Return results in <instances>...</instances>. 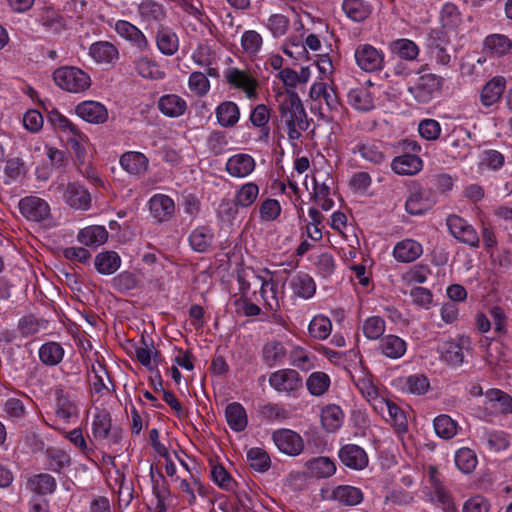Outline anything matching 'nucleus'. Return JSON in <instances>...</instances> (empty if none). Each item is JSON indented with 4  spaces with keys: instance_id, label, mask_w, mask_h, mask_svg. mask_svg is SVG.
Here are the masks:
<instances>
[{
    "instance_id": "obj_1",
    "label": "nucleus",
    "mask_w": 512,
    "mask_h": 512,
    "mask_svg": "<svg viewBox=\"0 0 512 512\" xmlns=\"http://www.w3.org/2000/svg\"><path fill=\"white\" fill-rule=\"evenodd\" d=\"M279 117L291 141L300 139L302 132L309 127L307 113L295 90L286 91V95L279 104Z\"/></svg>"
},
{
    "instance_id": "obj_2",
    "label": "nucleus",
    "mask_w": 512,
    "mask_h": 512,
    "mask_svg": "<svg viewBox=\"0 0 512 512\" xmlns=\"http://www.w3.org/2000/svg\"><path fill=\"white\" fill-rule=\"evenodd\" d=\"M55 84L70 93L86 91L91 86L90 76L82 69L74 66H63L54 70Z\"/></svg>"
},
{
    "instance_id": "obj_3",
    "label": "nucleus",
    "mask_w": 512,
    "mask_h": 512,
    "mask_svg": "<svg viewBox=\"0 0 512 512\" xmlns=\"http://www.w3.org/2000/svg\"><path fill=\"white\" fill-rule=\"evenodd\" d=\"M57 190L63 193L65 203L73 209L88 210L91 206L89 191L78 182H70L67 185L60 184Z\"/></svg>"
},
{
    "instance_id": "obj_4",
    "label": "nucleus",
    "mask_w": 512,
    "mask_h": 512,
    "mask_svg": "<svg viewBox=\"0 0 512 512\" xmlns=\"http://www.w3.org/2000/svg\"><path fill=\"white\" fill-rule=\"evenodd\" d=\"M92 434L95 439L107 440L110 444H118L121 439V430L112 427L111 415L106 410H102L94 416Z\"/></svg>"
},
{
    "instance_id": "obj_5",
    "label": "nucleus",
    "mask_w": 512,
    "mask_h": 512,
    "mask_svg": "<svg viewBox=\"0 0 512 512\" xmlns=\"http://www.w3.org/2000/svg\"><path fill=\"white\" fill-rule=\"evenodd\" d=\"M443 78L433 74L424 73V70L420 71L416 83L408 88V91L414 96L418 102L425 103L431 95L439 90L442 86Z\"/></svg>"
},
{
    "instance_id": "obj_6",
    "label": "nucleus",
    "mask_w": 512,
    "mask_h": 512,
    "mask_svg": "<svg viewBox=\"0 0 512 512\" xmlns=\"http://www.w3.org/2000/svg\"><path fill=\"white\" fill-rule=\"evenodd\" d=\"M450 233L460 242L471 247H478L479 236L476 230L465 219L458 215H450L446 220Z\"/></svg>"
},
{
    "instance_id": "obj_7",
    "label": "nucleus",
    "mask_w": 512,
    "mask_h": 512,
    "mask_svg": "<svg viewBox=\"0 0 512 512\" xmlns=\"http://www.w3.org/2000/svg\"><path fill=\"white\" fill-rule=\"evenodd\" d=\"M355 60L363 71L375 72L382 69L384 55L370 44H361L355 50Z\"/></svg>"
},
{
    "instance_id": "obj_8",
    "label": "nucleus",
    "mask_w": 512,
    "mask_h": 512,
    "mask_svg": "<svg viewBox=\"0 0 512 512\" xmlns=\"http://www.w3.org/2000/svg\"><path fill=\"white\" fill-rule=\"evenodd\" d=\"M436 203V194L430 189L419 188L413 191L405 203L408 214L419 216L430 210Z\"/></svg>"
},
{
    "instance_id": "obj_9",
    "label": "nucleus",
    "mask_w": 512,
    "mask_h": 512,
    "mask_svg": "<svg viewBox=\"0 0 512 512\" xmlns=\"http://www.w3.org/2000/svg\"><path fill=\"white\" fill-rule=\"evenodd\" d=\"M269 384L278 392L292 393L303 386L302 378L294 369H282L273 372Z\"/></svg>"
},
{
    "instance_id": "obj_10",
    "label": "nucleus",
    "mask_w": 512,
    "mask_h": 512,
    "mask_svg": "<svg viewBox=\"0 0 512 512\" xmlns=\"http://www.w3.org/2000/svg\"><path fill=\"white\" fill-rule=\"evenodd\" d=\"M272 438L277 448L289 456H297L304 449L302 437L292 430L279 429L273 433Z\"/></svg>"
},
{
    "instance_id": "obj_11",
    "label": "nucleus",
    "mask_w": 512,
    "mask_h": 512,
    "mask_svg": "<svg viewBox=\"0 0 512 512\" xmlns=\"http://www.w3.org/2000/svg\"><path fill=\"white\" fill-rule=\"evenodd\" d=\"M21 214L30 221L40 222L50 215V206L44 200L36 196H27L19 201Z\"/></svg>"
},
{
    "instance_id": "obj_12",
    "label": "nucleus",
    "mask_w": 512,
    "mask_h": 512,
    "mask_svg": "<svg viewBox=\"0 0 512 512\" xmlns=\"http://www.w3.org/2000/svg\"><path fill=\"white\" fill-rule=\"evenodd\" d=\"M114 29L120 37L129 41L141 52L148 49L149 42L146 36L132 23L125 20H118L114 25Z\"/></svg>"
},
{
    "instance_id": "obj_13",
    "label": "nucleus",
    "mask_w": 512,
    "mask_h": 512,
    "mask_svg": "<svg viewBox=\"0 0 512 512\" xmlns=\"http://www.w3.org/2000/svg\"><path fill=\"white\" fill-rule=\"evenodd\" d=\"M225 78L229 85L234 88L243 90L247 97H255L258 83L247 72L234 67L229 68L225 72Z\"/></svg>"
},
{
    "instance_id": "obj_14",
    "label": "nucleus",
    "mask_w": 512,
    "mask_h": 512,
    "mask_svg": "<svg viewBox=\"0 0 512 512\" xmlns=\"http://www.w3.org/2000/svg\"><path fill=\"white\" fill-rule=\"evenodd\" d=\"M341 462L348 468L362 470L368 465L366 452L358 445L347 444L339 451Z\"/></svg>"
},
{
    "instance_id": "obj_15",
    "label": "nucleus",
    "mask_w": 512,
    "mask_h": 512,
    "mask_svg": "<svg viewBox=\"0 0 512 512\" xmlns=\"http://www.w3.org/2000/svg\"><path fill=\"white\" fill-rule=\"evenodd\" d=\"M75 111L80 118L89 123L102 124L108 119L106 107L97 101L81 102L76 106Z\"/></svg>"
},
{
    "instance_id": "obj_16",
    "label": "nucleus",
    "mask_w": 512,
    "mask_h": 512,
    "mask_svg": "<svg viewBox=\"0 0 512 512\" xmlns=\"http://www.w3.org/2000/svg\"><path fill=\"white\" fill-rule=\"evenodd\" d=\"M255 160L252 156L239 153L231 156L226 163V171L232 177L243 178L248 176L255 169Z\"/></svg>"
},
{
    "instance_id": "obj_17",
    "label": "nucleus",
    "mask_w": 512,
    "mask_h": 512,
    "mask_svg": "<svg viewBox=\"0 0 512 512\" xmlns=\"http://www.w3.org/2000/svg\"><path fill=\"white\" fill-rule=\"evenodd\" d=\"M149 209L158 222H165L174 215L175 204L169 196L156 194L149 201Z\"/></svg>"
},
{
    "instance_id": "obj_18",
    "label": "nucleus",
    "mask_w": 512,
    "mask_h": 512,
    "mask_svg": "<svg viewBox=\"0 0 512 512\" xmlns=\"http://www.w3.org/2000/svg\"><path fill=\"white\" fill-rule=\"evenodd\" d=\"M89 55L97 63H113L119 57L117 47L108 41H98L89 48Z\"/></svg>"
},
{
    "instance_id": "obj_19",
    "label": "nucleus",
    "mask_w": 512,
    "mask_h": 512,
    "mask_svg": "<svg viewBox=\"0 0 512 512\" xmlns=\"http://www.w3.org/2000/svg\"><path fill=\"white\" fill-rule=\"evenodd\" d=\"M306 474L316 478H328L336 471L334 462L329 457H315L305 464Z\"/></svg>"
},
{
    "instance_id": "obj_20",
    "label": "nucleus",
    "mask_w": 512,
    "mask_h": 512,
    "mask_svg": "<svg viewBox=\"0 0 512 512\" xmlns=\"http://www.w3.org/2000/svg\"><path fill=\"white\" fill-rule=\"evenodd\" d=\"M392 170L399 175H414L422 168V160L413 154L395 157L391 163Z\"/></svg>"
},
{
    "instance_id": "obj_21",
    "label": "nucleus",
    "mask_w": 512,
    "mask_h": 512,
    "mask_svg": "<svg viewBox=\"0 0 512 512\" xmlns=\"http://www.w3.org/2000/svg\"><path fill=\"white\" fill-rule=\"evenodd\" d=\"M158 108L165 116L176 118L185 113L187 104L180 96L167 94L160 97Z\"/></svg>"
},
{
    "instance_id": "obj_22",
    "label": "nucleus",
    "mask_w": 512,
    "mask_h": 512,
    "mask_svg": "<svg viewBox=\"0 0 512 512\" xmlns=\"http://www.w3.org/2000/svg\"><path fill=\"white\" fill-rule=\"evenodd\" d=\"M505 84V79L501 76H496L488 81L481 90V103L489 107L498 102L505 90Z\"/></svg>"
},
{
    "instance_id": "obj_23",
    "label": "nucleus",
    "mask_w": 512,
    "mask_h": 512,
    "mask_svg": "<svg viewBox=\"0 0 512 512\" xmlns=\"http://www.w3.org/2000/svg\"><path fill=\"white\" fill-rule=\"evenodd\" d=\"M193 61L199 66L206 67L207 75L213 78L219 77L218 70L213 67L216 62V53L213 49L205 44L197 47L192 55Z\"/></svg>"
},
{
    "instance_id": "obj_24",
    "label": "nucleus",
    "mask_w": 512,
    "mask_h": 512,
    "mask_svg": "<svg viewBox=\"0 0 512 512\" xmlns=\"http://www.w3.org/2000/svg\"><path fill=\"white\" fill-rule=\"evenodd\" d=\"M421 254V244L412 239H405L397 243L393 250L395 259L403 263L412 262L419 258Z\"/></svg>"
},
{
    "instance_id": "obj_25",
    "label": "nucleus",
    "mask_w": 512,
    "mask_h": 512,
    "mask_svg": "<svg viewBox=\"0 0 512 512\" xmlns=\"http://www.w3.org/2000/svg\"><path fill=\"white\" fill-rule=\"evenodd\" d=\"M331 498L347 506H356L363 501V493L357 487L340 485L333 489Z\"/></svg>"
},
{
    "instance_id": "obj_26",
    "label": "nucleus",
    "mask_w": 512,
    "mask_h": 512,
    "mask_svg": "<svg viewBox=\"0 0 512 512\" xmlns=\"http://www.w3.org/2000/svg\"><path fill=\"white\" fill-rule=\"evenodd\" d=\"M120 164L128 173L140 175L146 172L148 159L140 152H127L121 156Z\"/></svg>"
},
{
    "instance_id": "obj_27",
    "label": "nucleus",
    "mask_w": 512,
    "mask_h": 512,
    "mask_svg": "<svg viewBox=\"0 0 512 512\" xmlns=\"http://www.w3.org/2000/svg\"><path fill=\"white\" fill-rule=\"evenodd\" d=\"M48 469L61 473L62 470L71 465V457L68 452L61 448L49 447L45 451Z\"/></svg>"
},
{
    "instance_id": "obj_28",
    "label": "nucleus",
    "mask_w": 512,
    "mask_h": 512,
    "mask_svg": "<svg viewBox=\"0 0 512 512\" xmlns=\"http://www.w3.org/2000/svg\"><path fill=\"white\" fill-rule=\"evenodd\" d=\"M225 416L229 427L236 431H243L248 423L247 415L244 407L237 402L227 405L225 409Z\"/></svg>"
},
{
    "instance_id": "obj_29",
    "label": "nucleus",
    "mask_w": 512,
    "mask_h": 512,
    "mask_svg": "<svg viewBox=\"0 0 512 512\" xmlns=\"http://www.w3.org/2000/svg\"><path fill=\"white\" fill-rule=\"evenodd\" d=\"M156 44L161 53L174 55L179 48L177 35L169 28L161 27L156 34Z\"/></svg>"
},
{
    "instance_id": "obj_30",
    "label": "nucleus",
    "mask_w": 512,
    "mask_h": 512,
    "mask_svg": "<svg viewBox=\"0 0 512 512\" xmlns=\"http://www.w3.org/2000/svg\"><path fill=\"white\" fill-rule=\"evenodd\" d=\"M216 117L222 127H233L239 121L240 111L236 103L224 101L216 108Z\"/></svg>"
},
{
    "instance_id": "obj_31",
    "label": "nucleus",
    "mask_w": 512,
    "mask_h": 512,
    "mask_svg": "<svg viewBox=\"0 0 512 512\" xmlns=\"http://www.w3.org/2000/svg\"><path fill=\"white\" fill-rule=\"evenodd\" d=\"M95 268L103 275L115 273L121 264V259L115 251H105L95 257Z\"/></svg>"
},
{
    "instance_id": "obj_32",
    "label": "nucleus",
    "mask_w": 512,
    "mask_h": 512,
    "mask_svg": "<svg viewBox=\"0 0 512 512\" xmlns=\"http://www.w3.org/2000/svg\"><path fill=\"white\" fill-rule=\"evenodd\" d=\"M290 286L295 295L309 299L316 291V285L311 276L305 273L295 275L290 282Z\"/></svg>"
},
{
    "instance_id": "obj_33",
    "label": "nucleus",
    "mask_w": 512,
    "mask_h": 512,
    "mask_svg": "<svg viewBox=\"0 0 512 512\" xmlns=\"http://www.w3.org/2000/svg\"><path fill=\"white\" fill-rule=\"evenodd\" d=\"M379 347L381 352L391 359H398L406 351V343L396 335H387L381 339Z\"/></svg>"
},
{
    "instance_id": "obj_34",
    "label": "nucleus",
    "mask_w": 512,
    "mask_h": 512,
    "mask_svg": "<svg viewBox=\"0 0 512 512\" xmlns=\"http://www.w3.org/2000/svg\"><path fill=\"white\" fill-rule=\"evenodd\" d=\"M28 488L38 495L52 494L56 489V480L48 473H41L29 478Z\"/></svg>"
},
{
    "instance_id": "obj_35",
    "label": "nucleus",
    "mask_w": 512,
    "mask_h": 512,
    "mask_svg": "<svg viewBox=\"0 0 512 512\" xmlns=\"http://www.w3.org/2000/svg\"><path fill=\"white\" fill-rule=\"evenodd\" d=\"M286 356V349L280 341L267 342L262 349V358L267 366L273 367L281 363Z\"/></svg>"
},
{
    "instance_id": "obj_36",
    "label": "nucleus",
    "mask_w": 512,
    "mask_h": 512,
    "mask_svg": "<svg viewBox=\"0 0 512 512\" xmlns=\"http://www.w3.org/2000/svg\"><path fill=\"white\" fill-rule=\"evenodd\" d=\"M77 238L85 246L100 245L106 242L108 232L103 226H90L82 229Z\"/></svg>"
},
{
    "instance_id": "obj_37",
    "label": "nucleus",
    "mask_w": 512,
    "mask_h": 512,
    "mask_svg": "<svg viewBox=\"0 0 512 512\" xmlns=\"http://www.w3.org/2000/svg\"><path fill=\"white\" fill-rule=\"evenodd\" d=\"M64 356L63 347L57 342L44 343L39 349V358L42 363L48 366L59 364Z\"/></svg>"
},
{
    "instance_id": "obj_38",
    "label": "nucleus",
    "mask_w": 512,
    "mask_h": 512,
    "mask_svg": "<svg viewBox=\"0 0 512 512\" xmlns=\"http://www.w3.org/2000/svg\"><path fill=\"white\" fill-rule=\"evenodd\" d=\"M259 195V187L253 182L243 184L236 192L234 205L236 207H250Z\"/></svg>"
},
{
    "instance_id": "obj_39",
    "label": "nucleus",
    "mask_w": 512,
    "mask_h": 512,
    "mask_svg": "<svg viewBox=\"0 0 512 512\" xmlns=\"http://www.w3.org/2000/svg\"><path fill=\"white\" fill-rule=\"evenodd\" d=\"M381 148L382 147L380 143H359L354 148V153L358 152L366 161L374 164H381L383 161H385V154Z\"/></svg>"
},
{
    "instance_id": "obj_40",
    "label": "nucleus",
    "mask_w": 512,
    "mask_h": 512,
    "mask_svg": "<svg viewBox=\"0 0 512 512\" xmlns=\"http://www.w3.org/2000/svg\"><path fill=\"white\" fill-rule=\"evenodd\" d=\"M343 412L339 406L329 405L321 412V422L328 432H335L341 425Z\"/></svg>"
},
{
    "instance_id": "obj_41",
    "label": "nucleus",
    "mask_w": 512,
    "mask_h": 512,
    "mask_svg": "<svg viewBox=\"0 0 512 512\" xmlns=\"http://www.w3.org/2000/svg\"><path fill=\"white\" fill-rule=\"evenodd\" d=\"M485 397L488 402L491 403L492 407L498 405L497 408L501 413H512V397L508 393L497 388H492L485 392Z\"/></svg>"
},
{
    "instance_id": "obj_42",
    "label": "nucleus",
    "mask_w": 512,
    "mask_h": 512,
    "mask_svg": "<svg viewBox=\"0 0 512 512\" xmlns=\"http://www.w3.org/2000/svg\"><path fill=\"white\" fill-rule=\"evenodd\" d=\"M213 233L206 227L196 228L189 237L191 247L198 252H206L211 246Z\"/></svg>"
},
{
    "instance_id": "obj_43",
    "label": "nucleus",
    "mask_w": 512,
    "mask_h": 512,
    "mask_svg": "<svg viewBox=\"0 0 512 512\" xmlns=\"http://www.w3.org/2000/svg\"><path fill=\"white\" fill-rule=\"evenodd\" d=\"M441 358L451 366H460L464 361L462 347L453 341L445 342L441 349Z\"/></svg>"
},
{
    "instance_id": "obj_44",
    "label": "nucleus",
    "mask_w": 512,
    "mask_h": 512,
    "mask_svg": "<svg viewBox=\"0 0 512 512\" xmlns=\"http://www.w3.org/2000/svg\"><path fill=\"white\" fill-rule=\"evenodd\" d=\"M331 330L330 319L323 315L315 316L308 327L310 336L318 340L326 339L331 334Z\"/></svg>"
},
{
    "instance_id": "obj_45",
    "label": "nucleus",
    "mask_w": 512,
    "mask_h": 512,
    "mask_svg": "<svg viewBox=\"0 0 512 512\" xmlns=\"http://www.w3.org/2000/svg\"><path fill=\"white\" fill-rule=\"evenodd\" d=\"M306 386L310 394L321 396L329 389L330 378L324 372H314L308 377Z\"/></svg>"
},
{
    "instance_id": "obj_46",
    "label": "nucleus",
    "mask_w": 512,
    "mask_h": 512,
    "mask_svg": "<svg viewBox=\"0 0 512 512\" xmlns=\"http://www.w3.org/2000/svg\"><path fill=\"white\" fill-rule=\"evenodd\" d=\"M455 464L460 471L469 474L476 468V454L469 448H461L455 454Z\"/></svg>"
},
{
    "instance_id": "obj_47",
    "label": "nucleus",
    "mask_w": 512,
    "mask_h": 512,
    "mask_svg": "<svg viewBox=\"0 0 512 512\" xmlns=\"http://www.w3.org/2000/svg\"><path fill=\"white\" fill-rule=\"evenodd\" d=\"M342 8L353 21H363L369 16V9L362 0H344Z\"/></svg>"
},
{
    "instance_id": "obj_48",
    "label": "nucleus",
    "mask_w": 512,
    "mask_h": 512,
    "mask_svg": "<svg viewBox=\"0 0 512 512\" xmlns=\"http://www.w3.org/2000/svg\"><path fill=\"white\" fill-rule=\"evenodd\" d=\"M349 104L360 111H369L373 108V102L365 89H351L348 93Z\"/></svg>"
},
{
    "instance_id": "obj_49",
    "label": "nucleus",
    "mask_w": 512,
    "mask_h": 512,
    "mask_svg": "<svg viewBox=\"0 0 512 512\" xmlns=\"http://www.w3.org/2000/svg\"><path fill=\"white\" fill-rule=\"evenodd\" d=\"M381 404H383L387 410L389 416V419L387 420L390 421L398 431H406L407 419L403 410L394 402L389 400H381Z\"/></svg>"
},
{
    "instance_id": "obj_50",
    "label": "nucleus",
    "mask_w": 512,
    "mask_h": 512,
    "mask_svg": "<svg viewBox=\"0 0 512 512\" xmlns=\"http://www.w3.org/2000/svg\"><path fill=\"white\" fill-rule=\"evenodd\" d=\"M247 460L251 468L258 472H265L270 467V457L262 448H251L247 452Z\"/></svg>"
},
{
    "instance_id": "obj_51",
    "label": "nucleus",
    "mask_w": 512,
    "mask_h": 512,
    "mask_svg": "<svg viewBox=\"0 0 512 512\" xmlns=\"http://www.w3.org/2000/svg\"><path fill=\"white\" fill-rule=\"evenodd\" d=\"M434 429L441 438L450 439L457 432V423L448 415H439L434 419Z\"/></svg>"
},
{
    "instance_id": "obj_52",
    "label": "nucleus",
    "mask_w": 512,
    "mask_h": 512,
    "mask_svg": "<svg viewBox=\"0 0 512 512\" xmlns=\"http://www.w3.org/2000/svg\"><path fill=\"white\" fill-rule=\"evenodd\" d=\"M391 50L402 59L414 60L419 54L418 46L409 39H398L391 44Z\"/></svg>"
},
{
    "instance_id": "obj_53",
    "label": "nucleus",
    "mask_w": 512,
    "mask_h": 512,
    "mask_svg": "<svg viewBox=\"0 0 512 512\" xmlns=\"http://www.w3.org/2000/svg\"><path fill=\"white\" fill-rule=\"evenodd\" d=\"M48 122L62 132H70L72 135H79V129L58 110L52 109L48 112Z\"/></svg>"
},
{
    "instance_id": "obj_54",
    "label": "nucleus",
    "mask_w": 512,
    "mask_h": 512,
    "mask_svg": "<svg viewBox=\"0 0 512 512\" xmlns=\"http://www.w3.org/2000/svg\"><path fill=\"white\" fill-rule=\"evenodd\" d=\"M362 331L370 340L379 339L385 332V321L379 316L369 317L364 321Z\"/></svg>"
},
{
    "instance_id": "obj_55",
    "label": "nucleus",
    "mask_w": 512,
    "mask_h": 512,
    "mask_svg": "<svg viewBox=\"0 0 512 512\" xmlns=\"http://www.w3.org/2000/svg\"><path fill=\"white\" fill-rule=\"evenodd\" d=\"M135 69L143 78H162V72L159 71L157 64L148 57H140L137 61H135Z\"/></svg>"
},
{
    "instance_id": "obj_56",
    "label": "nucleus",
    "mask_w": 512,
    "mask_h": 512,
    "mask_svg": "<svg viewBox=\"0 0 512 512\" xmlns=\"http://www.w3.org/2000/svg\"><path fill=\"white\" fill-rule=\"evenodd\" d=\"M485 46L497 55H504L511 49L510 39L502 34H493L485 39Z\"/></svg>"
},
{
    "instance_id": "obj_57",
    "label": "nucleus",
    "mask_w": 512,
    "mask_h": 512,
    "mask_svg": "<svg viewBox=\"0 0 512 512\" xmlns=\"http://www.w3.org/2000/svg\"><path fill=\"white\" fill-rule=\"evenodd\" d=\"M56 396V416L68 422L76 414V406L64 395L63 390H57Z\"/></svg>"
},
{
    "instance_id": "obj_58",
    "label": "nucleus",
    "mask_w": 512,
    "mask_h": 512,
    "mask_svg": "<svg viewBox=\"0 0 512 512\" xmlns=\"http://www.w3.org/2000/svg\"><path fill=\"white\" fill-rule=\"evenodd\" d=\"M139 14L145 21H161L165 16L163 7L150 0L139 5Z\"/></svg>"
},
{
    "instance_id": "obj_59",
    "label": "nucleus",
    "mask_w": 512,
    "mask_h": 512,
    "mask_svg": "<svg viewBox=\"0 0 512 512\" xmlns=\"http://www.w3.org/2000/svg\"><path fill=\"white\" fill-rule=\"evenodd\" d=\"M137 284V277L128 271H124L112 279V286L121 293L135 289Z\"/></svg>"
},
{
    "instance_id": "obj_60",
    "label": "nucleus",
    "mask_w": 512,
    "mask_h": 512,
    "mask_svg": "<svg viewBox=\"0 0 512 512\" xmlns=\"http://www.w3.org/2000/svg\"><path fill=\"white\" fill-rule=\"evenodd\" d=\"M243 50L249 55H255L261 48L262 37L254 30L244 32L241 38Z\"/></svg>"
},
{
    "instance_id": "obj_61",
    "label": "nucleus",
    "mask_w": 512,
    "mask_h": 512,
    "mask_svg": "<svg viewBox=\"0 0 512 512\" xmlns=\"http://www.w3.org/2000/svg\"><path fill=\"white\" fill-rule=\"evenodd\" d=\"M213 481L222 489L230 491L235 485V481L222 465H214L211 469Z\"/></svg>"
},
{
    "instance_id": "obj_62",
    "label": "nucleus",
    "mask_w": 512,
    "mask_h": 512,
    "mask_svg": "<svg viewBox=\"0 0 512 512\" xmlns=\"http://www.w3.org/2000/svg\"><path fill=\"white\" fill-rule=\"evenodd\" d=\"M419 134L428 141L437 140L441 133V126L434 119H424L418 126Z\"/></svg>"
},
{
    "instance_id": "obj_63",
    "label": "nucleus",
    "mask_w": 512,
    "mask_h": 512,
    "mask_svg": "<svg viewBox=\"0 0 512 512\" xmlns=\"http://www.w3.org/2000/svg\"><path fill=\"white\" fill-rule=\"evenodd\" d=\"M281 213V206L276 199H265L259 206V214L263 221H274Z\"/></svg>"
},
{
    "instance_id": "obj_64",
    "label": "nucleus",
    "mask_w": 512,
    "mask_h": 512,
    "mask_svg": "<svg viewBox=\"0 0 512 512\" xmlns=\"http://www.w3.org/2000/svg\"><path fill=\"white\" fill-rule=\"evenodd\" d=\"M207 76V73L204 74L196 71L191 73L189 77V87L198 96L206 95L210 89V83Z\"/></svg>"
}]
</instances>
